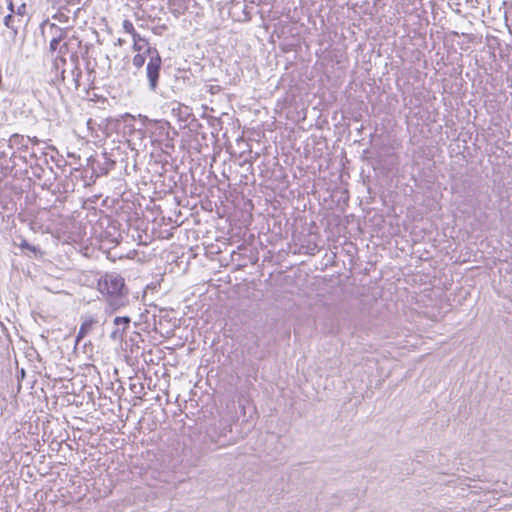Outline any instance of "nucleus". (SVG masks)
Returning <instances> with one entry per match:
<instances>
[{
  "instance_id": "obj_1",
  "label": "nucleus",
  "mask_w": 512,
  "mask_h": 512,
  "mask_svg": "<svg viewBox=\"0 0 512 512\" xmlns=\"http://www.w3.org/2000/svg\"><path fill=\"white\" fill-rule=\"evenodd\" d=\"M97 290L106 302L107 314H113L129 304V291L125 280L116 272L102 275L97 281Z\"/></svg>"
},
{
  "instance_id": "obj_2",
  "label": "nucleus",
  "mask_w": 512,
  "mask_h": 512,
  "mask_svg": "<svg viewBox=\"0 0 512 512\" xmlns=\"http://www.w3.org/2000/svg\"><path fill=\"white\" fill-rule=\"evenodd\" d=\"M132 39L133 49L135 51L147 53L148 62L146 64L145 74L148 89L152 93H158L162 69L160 53L155 47H151L148 40L142 37L138 32L132 36Z\"/></svg>"
},
{
  "instance_id": "obj_3",
  "label": "nucleus",
  "mask_w": 512,
  "mask_h": 512,
  "mask_svg": "<svg viewBox=\"0 0 512 512\" xmlns=\"http://www.w3.org/2000/svg\"><path fill=\"white\" fill-rule=\"evenodd\" d=\"M8 146L13 150L14 158H17L22 168H25V174L28 173V164L37 158L42 151L39 148L30 146L29 136L21 134H12L8 140Z\"/></svg>"
},
{
  "instance_id": "obj_4",
  "label": "nucleus",
  "mask_w": 512,
  "mask_h": 512,
  "mask_svg": "<svg viewBox=\"0 0 512 512\" xmlns=\"http://www.w3.org/2000/svg\"><path fill=\"white\" fill-rule=\"evenodd\" d=\"M232 432V427L226 421L220 420L215 426H211L207 430V437L211 443L217 447H225L233 443L231 438H227L228 434Z\"/></svg>"
},
{
  "instance_id": "obj_5",
  "label": "nucleus",
  "mask_w": 512,
  "mask_h": 512,
  "mask_svg": "<svg viewBox=\"0 0 512 512\" xmlns=\"http://www.w3.org/2000/svg\"><path fill=\"white\" fill-rule=\"evenodd\" d=\"M25 168H22L17 158H14L13 152L8 155L5 151H0V180L7 177H21L25 174Z\"/></svg>"
},
{
  "instance_id": "obj_6",
  "label": "nucleus",
  "mask_w": 512,
  "mask_h": 512,
  "mask_svg": "<svg viewBox=\"0 0 512 512\" xmlns=\"http://www.w3.org/2000/svg\"><path fill=\"white\" fill-rule=\"evenodd\" d=\"M131 319L128 316H117L113 320L114 329L110 333V339L115 342L123 340L126 330L129 328Z\"/></svg>"
},
{
  "instance_id": "obj_7",
  "label": "nucleus",
  "mask_w": 512,
  "mask_h": 512,
  "mask_svg": "<svg viewBox=\"0 0 512 512\" xmlns=\"http://www.w3.org/2000/svg\"><path fill=\"white\" fill-rule=\"evenodd\" d=\"M45 167H48L47 154L44 151H40L34 161L28 164V168L31 169L32 175L41 179L45 172Z\"/></svg>"
},
{
  "instance_id": "obj_8",
  "label": "nucleus",
  "mask_w": 512,
  "mask_h": 512,
  "mask_svg": "<svg viewBox=\"0 0 512 512\" xmlns=\"http://www.w3.org/2000/svg\"><path fill=\"white\" fill-rule=\"evenodd\" d=\"M66 64H67L66 57H63L61 55H56L53 58L52 69L55 71L56 78L58 80H61V81L65 80V73H66L65 66H66Z\"/></svg>"
},
{
  "instance_id": "obj_9",
  "label": "nucleus",
  "mask_w": 512,
  "mask_h": 512,
  "mask_svg": "<svg viewBox=\"0 0 512 512\" xmlns=\"http://www.w3.org/2000/svg\"><path fill=\"white\" fill-rule=\"evenodd\" d=\"M75 40L76 41V45H77V48H80L81 47V44H82V41L76 37V36H72L71 38H67L63 43H61V45L59 46L58 50H57V54L56 55H61L63 57H66L67 54H70L73 50H72V41Z\"/></svg>"
},
{
  "instance_id": "obj_10",
  "label": "nucleus",
  "mask_w": 512,
  "mask_h": 512,
  "mask_svg": "<svg viewBox=\"0 0 512 512\" xmlns=\"http://www.w3.org/2000/svg\"><path fill=\"white\" fill-rule=\"evenodd\" d=\"M95 323H96V320L92 317L85 319L82 322V324L79 328V331L76 335V343H79V341L81 339H83L89 333V331L92 329V327Z\"/></svg>"
},
{
  "instance_id": "obj_11",
  "label": "nucleus",
  "mask_w": 512,
  "mask_h": 512,
  "mask_svg": "<svg viewBox=\"0 0 512 512\" xmlns=\"http://www.w3.org/2000/svg\"><path fill=\"white\" fill-rule=\"evenodd\" d=\"M46 23L48 25L51 38H56V39L62 40V41L67 39V34H68L67 29L61 28L58 25H56L55 23H49V22H46Z\"/></svg>"
},
{
  "instance_id": "obj_12",
  "label": "nucleus",
  "mask_w": 512,
  "mask_h": 512,
  "mask_svg": "<svg viewBox=\"0 0 512 512\" xmlns=\"http://www.w3.org/2000/svg\"><path fill=\"white\" fill-rule=\"evenodd\" d=\"M21 23L20 18H16L14 14H8L4 17V25L13 32V35L18 34L19 24Z\"/></svg>"
},
{
  "instance_id": "obj_13",
  "label": "nucleus",
  "mask_w": 512,
  "mask_h": 512,
  "mask_svg": "<svg viewBox=\"0 0 512 512\" xmlns=\"http://www.w3.org/2000/svg\"><path fill=\"white\" fill-rule=\"evenodd\" d=\"M92 47L91 44H86L84 46V52L82 53V58L86 60V69L88 72H94L96 64H92L90 57H89V50Z\"/></svg>"
},
{
  "instance_id": "obj_14",
  "label": "nucleus",
  "mask_w": 512,
  "mask_h": 512,
  "mask_svg": "<svg viewBox=\"0 0 512 512\" xmlns=\"http://www.w3.org/2000/svg\"><path fill=\"white\" fill-rule=\"evenodd\" d=\"M148 58L147 53L138 52L132 59V64L135 68L140 69L144 66L146 59Z\"/></svg>"
},
{
  "instance_id": "obj_15",
  "label": "nucleus",
  "mask_w": 512,
  "mask_h": 512,
  "mask_svg": "<svg viewBox=\"0 0 512 512\" xmlns=\"http://www.w3.org/2000/svg\"><path fill=\"white\" fill-rule=\"evenodd\" d=\"M70 73H71L72 80L74 82L75 87L78 88L80 86V79L82 76V71H81L80 66H76V67L72 66Z\"/></svg>"
},
{
  "instance_id": "obj_16",
  "label": "nucleus",
  "mask_w": 512,
  "mask_h": 512,
  "mask_svg": "<svg viewBox=\"0 0 512 512\" xmlns=\"http://www.w3.org/2000/svg\"><path fill=\"white\" fill-rule=\"evenodd\" d=\"M122 27H123V30L126 32V33H129L131 34V36H133L134 34H136V30L134 28V25L133 23L130 21V20H124L123 21V24H122Z\"/></svg>"
},
{
  "instance_id": "obj_17",
  "label": "nucleus",
  "mask_w": 512,
  "mask_h": 512,
  "mask_svg": "<svg viewBox=\"0 0 512 512\" xmlns=\"http://www.w3.org/2000/svg\"><path fill=\"white\" fill-rule=\"evenodd\" d=\"M19 247L21 249H28L29 251L33 252L34 254H36L37 251H39V249L36 246L29 244L28 241L25 239H22L21 243L19 244Z\"/></svg>"
},
{
  "instance_id": "obj_18",
  "label": "nucleus",
  "mask_w": 512,
  "mask_h": 512,
  "mask_svg": "<svg viewBox=\"0 0 512 512\" xmlns=\"http://www.w3.org/2000/svg\"><path fill=\"white\" fill-rule=\"evenodd\" d=\"M69 60H70V63L72 64V66H80V60H79V55H78V52L77 50H73L70 54H69Z\"/></svg>"
},
{
  "instance_id": "obj_19",
  "label": "nucleus",
  "mask_w": 512,
  "mask_h": 512,
  "mask_svg": "<svg viewBox=\"0 0 512 512\" xmlns=\"http://www.w3.org/2000/svg\"><path fill=\"white\" fill-rule=\"evenodd\" d=\"M61 42L62 40H58L56 38H51L50 40V44H49V50L52 52V53H55L57 52L59 46L61 45Z\"/></svg>"
},
{
  "instance_id": "obj_20",
  "label": "nucleus",
  "mask_w": 512,
  "mask_h": 512,
  "mask_svg": "<svg viewBox=\"0 0 512 512\" xmlns=\"http://www.w3.org/2000/svg\"><path fill=\"white\" fill-rule=\"evenodd\" d=\"M25 13H26V4L23 3L20 6H18L17 9H15V13L14 14H16L17 16H21L22 17V16L25 15Z\"/></svg>"
},
{
  "instance_id": "obj_21",
  "label": "nucleus",
  "mask_w": 512,
  "mask_h": 512,
  "mask_svg": "<svg viewBox=\"0 0 512 512\" xmlns=\"http://www.w3.org/2000/svg\"><path fill=\"white\" fill-rule=\"evenodd\" d=\"M247 353H248L249 355L254 356V357H255V358H257L258 360H261V359H263V358H264V355H263L262 353H261L260 355H257V353L253 351V348H252V347H248V348H247Z\"/></svg>"
},
{
  "instance_id": "obj_22",
  "label": "nucleus",
  "mask_w": 512,
  "mask_h": 512,
  "mask_svg": "<svg viewBox=\"0 0 512 512\" xmlns=\"http://www.w3.org/2000/svg\"><path fill=\"white\" fill-rule=\"evenodd\" d=\"M30 139V146H34L35 148H38V145L40 144L41 140L37 137H29Z\"/></svg>"
},
{
  "instance_id": "obj_23",
  "label": "nucleus",
  "mask_w": 512,
  "mask_h": 512,
  "mask_svg": "<svg viewBox=\"0 0 512 512\" xmlns=\"http://www.w3.org/2000/svg\"><path fill=\"white\" fill-rule=\"evenodd\" d=\"M8 10H9V12H10L9 14H14V13H15V7H14V4H13V2H12V1H10V2L8 3Z\"/></svg>"
},
{
  "instance_id": "obj_24",
  "label": "nucleus",
  "mask_w": 512,
  "mask_h": 512,
  "mask_svg": "<svg viewBox=\"0 0 512 512\" xmlns=\"http://www.w3.org/2000/svg\"><path fill=\"white\" fill-rule=\"evenodd\" d=\"M105 59L107 60L108 65L110 66V59H109V56H108V55H105Z\"/></svg>"
},
{
  "instance_id": "obj_25",
  "label": "nucleus",
  "mask_w": 512,
  "mask_h": 512,
  "mask_svg": "<svg viewBox=\"0 0 512 512\" xmlns=\"http://www.w3.org/2000/svg\"><path fill=\"white\" fill-rule=\"evenodd\" d=\"M315 250H316V245L313 247V249H311V254H314Z\"/></svg>"
},
{
  "instance_id": "obj_26",
  "label": "nucleus",
  "mask_w": 512,
  "mask_h": 512,
  "mask_svg": "<svg viewBox=\"0 0 512 512\" xmlns=\"http://www.w3.org/2000/svg\"><path fill=\"white\" fill-rule=\"evenodd\" d=\"M91 123H92V119H89V120L87 121V125L89 126Z\"/></svg>"
}]
</instances>
